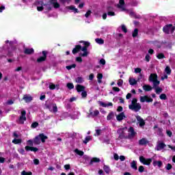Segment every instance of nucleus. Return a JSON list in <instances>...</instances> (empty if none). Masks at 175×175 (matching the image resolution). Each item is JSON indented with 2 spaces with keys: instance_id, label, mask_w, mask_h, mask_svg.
<instances>
[{
  "instance_id": "obj_1",
  "label": "nucleus",
  "mask_w": 175,
  "mask_h": 175,
  "mask_svg": "<svg viewBox=\"0 0 175 175\" xmlns=\"http://www.w3.org/2000/svg\"><path fill=\"white\" fill-rule=\"evenodd\" d=\"M129 109L137 113L142 109V105L140 103H137V98H133L131 104L129 105Z\"/></svg>"
},
{
  "instance_id": "obj_2",
  "label": "nucleus",
  "mask_w": 175,
  "mask_h": 175,
  "mask_svg": "<svg viewBox=\"0 0 175 175\" xmlns=\"http://www.w3.org/2000/svg\"><path fill=\"white\" fill-rule=\"evenodd\" d=\"M53 9V5L51 4H44L43 1H38L37 3V10L38 12H42V10H46V12H50Z\"/></svg>"
},
{
  "instance_id": "obj_3",
  "label": "nucleus",
  "mask_w": 175,
  "mask_h": 175,
  "mask_svg": "<svg viewBox=\"0 0 175 175\" xmlns=\"http://www.w3.org/2000/svg\"><path fill=\"white\" fill-rule=\"evenodd\" d=\"M48 137L47 136L44 135V134L41 133L39 134L38 136H36L34 139H33V143L34 144H40V142H42V143H44L46 142V140H47Z\"/></svg>"
},
{
  "instance_id": "obj_4",
  "label": "nucleus",
  "mask_w": 175,
  "mask_h": 175,
  "mask_svg": "<svg viewBox=\"0 0 175 175\" xmlns=\"http://www.w3.org/2000/svg\"><path fill=\"white\" fill-rule=\"evenodd\" d=\"M148 81L150 83H153V87H158L160 84L159 81H158V75L157 74H150Z\"/></svg>"
},
{
  "instance_id": "obj_5",
  "label": "nucleus",
  "mask_w": 175,
  "mask_h": 175,
  "mask_svg": "<svg viewBox=\"0 0 175 175\" xmlns=\"http://www.w3.org/2000/svg\"><path fill=\"white\" fill-rule=\"evenodd\" d=\"M175 27L173 26V25L170 24L165 26L163 29V32L165 33H173L174 32Z\"/></svg>"
},
{
  "instance_id": "obj_6",
  "label": "nucleus",
  "mask_w": 175,
  "mask_h": 175,
  "mask_svg": "<svg viewBox=\"0 0 175 175\" xmlns=\"http://www.w3.org/2000/svg\"><path fill=\"white\" fill-rule=\"evenodd\" d=\"M27 111H25V110L21 111V116L17 120L18 124H24V122L27 121V118L25 117Z\"/></svg>"
},
{
  "instance_id": "obj_7",
  "label": "nucleus",
  "mask_w": 175,
  "mask_h": 175,
  "mask_svg": "<svg viewBox=\"0 0 175 175\" xmlns=\"http://www.w3.org/2000/svg\"><path fill=\"white\" fill-rule=\"evenodd\" d=\"M85 46L82 47L81 46V51H83V53H80V55L81 57H87V55H88V51L87 49V47H88V46H90V42H84Z\"/></svg>"
},
{
  "instance_id": "obj_8",
  "label": "nucleus",
  "mask_w": 175,
  "mask_h": 175,
  "mask_svg": "<svg viewBox=\"0 0 175 175\" xmlns=\"http://www.w3.org/2000/svg\"><path fill=\"white\" fill-rule=\"evenodd\" d=\"M126 127H124L122 129H119L118 130V133L119 135L120 139H125L126 138V132L127 131Z\"/></svg>"
},
{
  "instance_id": "obj_9",
  "label": "nucleus",
  "mask_w": 175,
  "mask_h": 175,
  "mask_svg": "<svg viewBox=\"0 0 175 175\" xmlns=\"http://www.w3.org/2000/svg\"><path fill=\"white\" fill-rule=\"evenodd\" d=\"M139 162L143 163V165H146L147 166H150L151 165V162H152V159H146L144 157H139Z\"/></svg>"
},
{
  "instance_id": "obj_10",
  "label": "nucleus",
  "mask_w": 175,
  "mask_h": 175,
  "mask_svg": "<svg viewBox=\"0 0 175 175\" xmlns=\"http://www.w3.org/2000/svg\"><path fill=\"white\" fill-rule=\"evenodd\" d=\"M135 118L137 120V121L139 122V125L140 126V128H143V126H144V125H146V122L144 121V120L140 117V116L137 115L135 116Z\"/></svg>"
},
{
  "instance_id": "obj_11",
  "label": "nucleus",
  "mask_w": 175,
  "mask_h": 175,
  "mask_svg": "<svg viewBox=\"0 0 175 175\" xmlns=\"http://www.w3.org/2000/svg\"><path fill=\"white\" fill-rule=\"evenodd\" d=\"M139 100L141 103H144V102L150 103L152 102V98H150L148 96H140Z\"/></svg>"
},
{
  "instance_id": "obj_12",
  "label": "nucleus",
  "mask_w": 175,
  "mask_h": 175,
  "mask_svg": "<svg viewBox=\"0 0 175 175\" xmlns=\"http://www.w3.org/2000/svg\"><path fill=\"white\" fill-rule=\"evenodd\" d=\"M49 110L52 111V113H57L58 111V107H57L56 104H51L48 106Z\"/></svg>"
},
{
  "instance_id": "obj_13",
  "label": "nucleus",
  "mask_w": 175,
  "mask_h": 175,
  "mask_svg": "<svg viewBox=\"0 0 175 175\" xmlns=\"http://www.w3.org/2000/svg\"><path fill=\"white\" fill-rule=\"evenodd\" d=\"M42 57L37 59V62H43V61H46V58H47V52L46 51H42Z\"/></svg>"
},
{
  "instance_id": "obj_14",
  "label": "nucleus",
  "mask_w": 175,
  "mask_h": 175,
  "mask_svg": "<svg viewBox=\"0 0 175 175\" xmlns=\"http://www.w3.org/2000/svg\"><path fill=\"white\" fill-rule=\"evenodd\" d=\"M118 8L121 9L122 12L125 11V1L124 0H120Z\"/></svg>"
},
{
  "instance_id": "obj_15",
  "label": "nucleus",
  "mask_w": 175,
  "mask_h": 175,
  "mask_svg": "<svg viewBox=\"0 0 175 175\" xmlns=\"http://www.w3.org/2000/svg\"><path fill=\"white\" fill-rule=\"evenodd\" d=\"M166 147V144H165L163 142H158L156 150L157 151H161V150H163V148Z\"/></svg>"
},
{
  "instance_id": "obj_16",
  "label": "nucleus",
  "mask_w": 175,
  "mask_h": 175,
  "mask_svg": "<svg viewBox=\"0 0 175 175\" xmlns=\"http://www.w3.org/2000/svg\"><path fill=\"white\" fill-rule=\"evenodd\" d=\"M89 111H90V116L91 117H96L97 116H99V111L98 109L92 111V108H90Z\"/></svg>"
},
{
  "instance_id": "obj_17",
  "label": "nucleus",
  "mask_w": 175,
  "mask_h": 175,
  "mask_svg": "<svg viewBox=\"0 0 175 175\" xmlns=\"http://www.w3.org/2000/svg\"><path fill=\"white\" fill-rule=\"evenodd\" d=\"M136 132H135V129L133 127H130L129 129V137H135Z\"/></svg>"
},
{
  "instance_id": "obj_18",
  "label": "nucleus",
  "mask_w": 175,
  "mask_h": 175,
  "mask_svg": "<svg viewBox=\"0 0 175 175\" xmlns=\"http://www.w3.org/2000/svg\"><path fill=\"white\" fill-rule=\"evenodd\" d=\"M32 96H31V95L29 94H25L23 96V100H25V102H26V103H28L29 102H31L32 100Z\"/></svg>"
},
{
  "instance_id": "obj_19",
  "label": "nucleus",
  "mask_w": 175,
  "mask_h": 175,
  "mask_svg": "<svg viewBox=\"0 0 175 175\" xmlns=\"http://www.w3.org/2000/svg\"><path fill=\"white\" fill-rule=\"evenodd\" d=\"M51 5L52 8L53 6V8H55V9H58V8H59V3H58L57 0H51Z\"/></svg>"
},
{
  "instance_id": "obj_20",
  "label": "nucleus",
  "mask_w": 175,
  "mask_h": 175,
  "mask_svg": "<svg viewBox=\"0 0 175 175\" xmlns=\"http://www.w3.org/2000/svg\"><path fill=\"white\" fill-rule=\"evenodd\" d=\"M66 9H67L68 10H72V12H74V13H79V10L77 8H76V7H75V5L67 6L66 8Z\"/></svg>"
},
{
  "instance_id": "obj_21",
  "label": "nucleus",
  "mask_w": 175,
  "mask_h": 175,
  "mask_svg": "<svg viewBox=\"0 0 175 175\" xmlns=\"http://www.w3.org/2000/svg\"><path fill=\"white\" fill-rule=\"evenodd\" d=\"M124 118H126L125 114L124 113V112L120 113V114H118L116 116V119L118 121H122V120H124Z\"/></svg>"
},
{
  "instance_id": "obj_22",
  "label": "nucleus",
  "mask_w": 175,
  "mask_h": 175,
  "mask_svg": "<svg viewBox=\"0 0 175 175\" xmlns=\"http://www.w3.org/2000/svg\"><path fill=\"white\" fill-rule=\"evenodd\" d=\"M25 149L26 151H33V152H36V151H38L39 149L35 147H31V146H25Z\"/></svg>"
},
{
  "instance_id": "obj_23",
  "label": "nucleus",
  "mask_w": 175,
  "mask_h": 175,
  "mask_svg": "<svg viewBox=\"0 0 175 175\" xmlns=\"http://www.w3.org/2000/svg\"><path fill=\"white\" fill-rule=\"evenodd\" d=\"M139 146H146V144H148V140L146 138H142L139 141Z\"/></svg>"
},
{
  "instance_id": "obj_24",
  "label": "nucleus",
  "mask_w": 175,
  "mask_h": 175,
  "mask_svg": "<svg viewBox=\"0 0 175 175\" xmlns=\"http://www.w3.org/2000/svg\"><path fill=\"white\" fill-rule=\"evenodd\" d=\"M76 89L77 92H83L85 90V87L81 85H77Z\"/></svg>"
},
{
  "instance_id": "obj_25",
  "label": "nucleus",
  "mask_w": 175,
  "mask_h": 175,
  "mask_svg": "<svg viewBox=\"0 0 175 175\" xmlns=\"http://www.w3.org/2000/svg\"><path fill=\"white\" fill-rule=\"evenodd\" d=\"M130 85H136L137 84V81L134 78L130 77L129 80Z\"/></svg>"
},
{
  "instance_id": "obj_26",
  "label": "nucleus",
  "mask_w": 175,
  "mask_h": 175,
  "mask_svg": "<svg viewBox=\"0 0 175 175\" xmlns=\"http://www.w3.org/2000/svg\"><path fill=\"white\" fill-rule=\"evenodd\" d=\"M144 91L148 92L152 90V87L150 85H144L142 87Z\"/></svg>"
},
{
  "instance_id": "obj_27",
  "label": "nucleus",
  "mask_w": 175,
  "mask_h": 175,
  "mask_svg": "<svg viewBox=\"0 0 175 175\" xmlns=\"http://www.w3.org/2000/svg\"><path fill=\"white\" fill-rule=\"evenodd\" d=\"M24 53L25 54H27V55L33 54L34 51H33V49L32 48L31 49L25 48Z\"/></svg>"
},
{
  "instance_id": "obj_28",
  "label": "nucleus",
  "mask_w": 175,
  "mask_h": 175,
  "mask_svg": "<svg viewBox=\"0 0 175 175\" xmlns=\"http://www.w3.org/2000/svg\"><path fill=\"white\" fill-rule=\"evenodd\" d=\"M131 167L132 169H134V170H137V162L136 161H133L131 163Z\"/></svg>"
},
{
  "instance_id": "obj_29",
  "label": "nucleus",
  "mask_w": 175,
  "mask_h": 175,
  "mask_svg": "<svg viewBox=\"0 0 175 175\" xmlns=\"http://www.w3.org/2000/svg\"><path fill=\"white\" fill-rule=\"evenodd\" d=\"M81 50V46L77 45L75 48L72 50V54H76L77 53H79Z\"/></svg>"
},
{
  "instance_id": "obj_30",
  "label": "nucleus",
  "mask_w": 175,
  "mask_h": 175,
  "mask_svg": "<svg viewBox=\"0 0 175 175\" xmlns=\"http://www.w3.org/2000/svg\"><path fill=\"white\" fill-rule=\"evenodd\" d=\"M153 166H158L159 167H162V161H153Z\"/></svg>"
},
{
  "instance_id": "obj_31",
  "label": "nucleus",
  "mask_w": 175,
  "mask_h": 175,
  "mask_svg": "<svg viewBox=\"0 0 175 175\" xmlns=\"http://www.w3.org/2000/svg\"><path fill=\"white\" fill-rule=\"evenodd\" d=\"M100 106H102L103 107H107V106H113V103H109L108 104H106L102 101L99 102Z\"/></svg>"
},
{
  "instance_id": "obj_32",
  "label": "nucleus",
  "mask_w": 175,
  "mask_h": 175,
  "mask_svg": "<svg viewBox=\"0 0 175 175\" xmlns=\"http://www.w3.org/2000/svg\"><path fill=\"white\" fill-rule=\"evenodd\" d=\"M153 88H154L155 92H156V94H157V95H159V94H161L163 91L161 88H159V87H157V86L153 87Z\"/></svg>"
},
{
  "instance_id": "obj_33",
  "label": "nucleus",
  "mask_w": 175,
  "mask_h": 175,
  "mask_svg": "<svg viewBox=\"0 0 175 175\" xmlns=\"http://www.w3.org/2000/svg\"><path fill=\"white\" fill-rule=\"evenodd\" d=\"M91 140H92V137L91 136H87L83 141V143L87 144L89 142H91Z\"/></svg>"
},
{
  "instance_id": "obj_34",
  "label": "nucleus",
  "mask_w": 175,
  "mask_h": 175,
  "mask_svg": "<svg viewBox=\"0 0 175 175\" xmlns=\"http://www.w3.org/2000/svg\"><path fill=\"white\" fill-rule=\"evenodd\" d=\"M94 162L98 163L100 162V159L99 158L94 157L90 161V165H92Z\"/></svg>"
},
{
  "instance_id": "obj_35",
  "label": "nucleus",
  "mask_w": 175,
  "mask_h": 175,
  "mask_svg": "<svg viewBox=\"0 0 175 175\" xmlns=\"http://www.w3.org/2000/svg\"><path fill=\"white\" fill-rule=\"evenodd\" d=\"M98 83L100 84L102 83V79H103V75L102 73H98L97 75Z\"/></svg>"
},
{
  "instance_id": "obj_36",
  "label": "nucleus",
  "mask_w": 175,
  "mask_h": 175,
  "mask_svg": "<svg viewBox=\"0 0 175 175\" xmlns=\"http://www.w3.org/2000/svg\"><path fill=\"white\" fill-rule=\"evenodd\" d=\"M76 83H78L79 84H81V83L84 82V79H83V77H78L76 79H75Z\"/></svg>"
},
{
  "instance_id": "obj_37",
  "label": "nucleus",
  "mask_w": 175,
  "mask_h": 175,
  "mask_svg": "<svg viewBox=\"0 0 175 175\" xmlns=\"http://www.w3.org/2000/svg\"><path fill=\"white\" fill-rule=\"evenodd\" d=\"M95 42L98 43V44H103V43H105V40L102 38H96Z\"/></svg>"
},
{
  "instance_id": "obj_38",
  "label": "nucleus",
  "mask_w": 175,
  "mask_h": 175,
  "mask_svg": "<svg viewBox=\"0 0 175 175\" xmlns=\"http://www.w3.org/2000/svg\"><path fill=\"white\" fill-rule=\"evenodd\" d=\"M107 15L108 16H116V13L111 11L110 8H107Z\"/></svg>"
},
{
  "instance_id": "obj_39",
  "label": "nucleus",
  "mask_w": 175,
  "mask_h": 175,
  "mask_svg": "<svg viewBox=\"0 0 175 175\" xmlns=\"http://www.w3.org/2000/svg\"><path fill=\"white\" fill-rule=\"evenodd\" d=\"M114 117V113L113 112H110L108 116H107V121H110Z\"/></svg>"
},
{
  "instance_id": "obj_40",
  "label": "nucleus",
  "mask_w": 175,
  "mask_h": 175,
  "mask_svg": "<svg viewBox=\"0 0 175 175\" xmlns=\"http://www.w3.org/2000/svg\"><path fill=\"white\" fill-rule=\"evenodd\" d=\"M75 152L77 154V155H79L80 157H83V155H84V152L79 150V149H75Z\"/></svg>"
},
{
  "instance_id": "obj_41",
  "label": "nucleus",
  "mask_w": 175,
  "mask_h": 175,
  "mask_svg": "<svg viewBox=\"0 0 175 175\" xmlns=\"http://www.w3.org/2000/svg\"><path fill=\"white\" fill-rule=\"evenodd\" d=\"M139 35V29H135L133 32V38H136Z\"/></svg>"
},
{
  "instance_id": "obj_42",
  "label": "nucleus",
  "mask_w": 175,
  "mask_h": 175,
  "mask_svg": "<svg viewBox=\"0 0 175 175\" xmlns=\"http://www.w3.org/2000/svg\"><path fill=\"white\" fill-rule=\"evenodd\" d=\"M56 87H58V85H55L53 83H49V90H55Z\"/></svg>"
},
{
  "instance_id": "obj_43",
  "label": "nucleus",
  "mask_w": 175,
  "mask_h": 175,
  "mask_svg": "<svg viewBox=\"0 0 175 175\" xmlns=\"http://www.w3.org/2000/svg\"><path fill=\"white\" fill-rule=\"evenodd\" d=\"M22 140L21 139H14V140H12V143H14V144H21Z\"/></svg>"
},
{
  "instance_id": "obj_44",
  "label": "nucleus",
  "mask_w": 175,
  "mask_h": 175,
  "mask_svg": "<svg viewBox=\"0 0 175 175\" xmlns=\"http://www.w3.org/2000/svg\"><path fill=\"white\" fill-rule=\"evenodd\" d=\"M165 72L167 75H170L172 73V70L170 69V67L167 66L165 69Z\"/></svg>"
},
{
  "instance_id": "obj_45",
  "label": "nucleus",
  "mask_w": 175,
  "mask_h": 175,
  "mask_svg": "<svg viewBox=\"0 0 175 175\" xmlns=\"http://www.w3.org/2000/svg\"><path fill=\"white\" fill-rule=\"evenodd\" d=\"M103 169H104L105 173H107V174L110 173V167H109V166L104 165Z\"/></svg>"
},
{
  "instance_id": "obj_46",
  "label": "nucleus",
  "mask_w": 175,
  "mask_h": 175,
  "mask_svg": "<svg viewBox=\"0 0 175 175\" xmlns=\"http://www.w3.org/2000/svg\"><path fill=\"white\" fill-rule=\"evenodd\" d=\"M66 68L68 70H70V69H73V68H76V64H74L70 66H67Z\"/></svg>"
},
{
  "instance_id": "obj_47",
  "label": "nucleus",
  "mask_w": 175,
  "mask_h": 175,
  "mask_svg": "<svg viewBox=\"0 0 175 175\" xmlns=\"http://www.w3.org/2000/svg\"><path fill=\"white\" fill-rule=\"evenodd\" d=\"M158 59H163V58H165V55H163V53H159L157 55Z\"/></svg>"
},
{
  "instance_id": "obj_48",
  "label": "nucleus",
  "mask_w": 175,
  "mask_h": 175,
  "mask_svg": "<svg viewBox=\"0 0 175 175\" xmlns=\"http://www.w3.org/2000/svg\"><path fill=\"white\" fill-rule=\"evenodd\" d=\"M124 84V81L122 79H119L118 81L117 85L118 87H122V85Z\"/></svg>"
},
{
  "instance_id": "obj_49",
  "label": "nucleus",
  "mask_w": 175,
  "mask_h": 175,
  "mask_svg": "<svg viewBox=\"0 0 175 175\" xmlns=\"http://www.w3.org/2000/svg\"><path fill=\"white\" fill-rule=\"evenodd\" d=\"M67 88L69 90H73V88H75V85H73V83H67Z\"/></svg>"
},
{
  "instance_id": "obj_50",
  "label": "nucleus",
  "mask_w": 175,
  "mask_h": 175,
  "mask_svg": "<svg viewBox=\"0 0 175 175\" xmlns=\"http://www.w3.org/2000/svg\"><path fill=\"white\" fill-rule=\"evenodd\" d=\"M160 99H161V100H166L167 97H166V94H161L159 96Z\"/></svg>"
},
{
  "instance_id": "obj_51",
  "label": "nucleus",
  "mask_w": 175,
  "mask_h": 175,
  "mask_svg": "<svg viewBox=\"0 0 175 175\" xmlns=\"http://www.w3.org/2000/svg\"><path fill=\"white\" fill-rule=\"evenodd\" d=\"M101 132H102V130H100V129H96V134L94 135V136H99V135H100Z\"/></svg>"
},
{
  "instance_id": "obj_52",
  "label": "nucleus",
  "mask_w": 175,
  "mask_h": 175,
  "mask_svg": "<svg viewBox=\"0 0 175 175\" xmlns=\"http://www.w3.org/2000/svg\"><path fill=\"white\" fill-rule=\"evenodd\" d=\"M151 59V57L150 55L147 54L145 57V60L146 62H150V60Z\"/></svg>"
},
{
  "instance_id": "obj_53",
  "label": "nucleus",
  "mask_w": 175,
  "mask_h": 175,
  "mask_svg": "<svg viewBox=\"0 0 175 175\" xmlns=\"http://www.w3.org/2000/svg\"><path fill=\"white\" fill-rule=\"evenodd\" d=\"M126 12L129 13V14H130L131 17H135V12H133V11L126 10Z\"/></svg>"
},
{
  "instance_id": "obj_54",
  "label": "nucleus",
  "mask_w": 175,
  "mask_h": 175,
  "mask_svg": "<svg viewBox=\"0 0 175 175\" xmlns=\"http://www.w3.org/2000/svg\"><path fill=\"white\" fill-rule=\"evenodd\" d=\"M21 175H32V172H27L25 171H23L21 172Z\"/></svg>"
},
{
  "instance_id": "obj_55",
  "label": "nucleus",
  "mask_w": 175,
  "mask_h": 175,
  "mask_svg": "<svg viewBox=\"0 0 175 175\" xmlns=\"http://www.w3.org/2000/svg\"><path fill=\"white\" fill-rule=\"evenodd\" d=\"M138 171L139 172V173H143V172H144V167L142 165H140L139 167Z\"/></svg>"
},
{
  "instance_id": "obj_56",
  "label": "nucleus",
  "mask_w": 175,
  "mask_h": 175,
  "mask_svg": "<svg viewBox=\"0 0 175 175\" xmlns=\"http://www.w3.org/2000/svg\"><path fill=\"white\" fill-rule=\"evenodd\" d=\"M122 30L123 31V32H124V33H126V32H128V30L126 29V27H125V25H122Z\"/></svg>"
},
{
  "instance_id": "obj_57",
  "label": "nucleus",
  "mask_w": 175,
  "mask_h": 175,
  "mask_svg": "<svg viewBox=\"0 0 175 175\" xmlns=\"http://www.w3.org/2000/svg\"><path fill=\"white\" fill-rule=\"evenodd\" d=\"M91 10H88L86 14H85V17H86L87 18H88V17H90V16H91Z\"/></svg>"
},
{
  "instance_id": "obj_58",
  "label": "nucleus",
  "mask_w": 175,
  "mask_h": 175,
  "mask_svg": "<svg viewBox=\"0 0 175 175\" xmlns=\"http://www.w3.org/2000/svg\"><path fill=\"white\" fill-rule=\"evenodd\" d=\"M99 64H100V65H106V60H105V59H100Z\"/></svg>"
},
{
  "instance_id": "obj_59",
  "label": "nucleus",
  "mask_w": 175,
  "mask_h": 175,
  "mask_svg": "<svg viewBox=\"0 0 175 175\" xmlns=\"http://www.w3.org/2000/svg\"><path fill=\"white\" fill-rule=\"evenodd\" d=\"M113 91H114V92H120V90L119 88L117 87H113L112 88Z\"/></svg>"
},
{
  "instance_id": "obj_60",
  "label": "nucleus",
  "mask_w": 175,
  "mask_h": 175,
  "mask_svg": "<svg viewBox=\"0 0 175 175\" xmlns=\"http://www.w3.org/2000/svg\"><path fill=\"white\" fill-rule=\"evenodd\" d=\"M113 158H114L115 161H118V159H120V157L118 156V154L117 153H115L113 154Z\"/></svg>"
},
{
  "instance_id": "obj_61",
  "label": "nucleus",
  "mask_w": 175,
  "mask_h": 175,
  "mask_svg": "<svg viewBox=\"0 0 175 175\" xmlns=\"http://www.w3.org/2000/svg\"><path fill=\"white\" fill-rule=\"evenodd\" d=\"M141 72H142V68H135V73H141Z\"/></svg>"
},
{
  "instance_id": "obj_62",
  "label": "nucleus",
  "mask_w": 175,
  "mask_h": 175,
  "mask_svg": "<svg viewBox=\"0 0 175 175\" xmlns=\"http://www.w3.org/2000/svg\"><path fill=\"white\" fill-rule=\"evenodd\" d=\"M81 96L82 98H86L87 97V92H85V90H83L81 93Z\"/></svg>"
},
{
  "instance_id": "obj_63",
  "label": "nucleus",
  "mask_w": 175,
  "mask_h": 175,
  "mask_svg": "<svg viewBox=\"0 0 175 175\" xmlns=\"http://www.w3.org/2000/svg\"><path fill=\"white\" fill-rule=\"evenodd\" d=\"M38 126H39V123H38V122H33L31 124L32 128H36Z\"/></svg>"
},
{
  "instance_id": "obj_64",
  "label": "nucleus",
  "mask_w": 175,
  "mask_h": 175,
  "mask_svg": "<svg viewBox=\"0 0 175 175\" xmlns=\"http://www.w3.org/2000/svg\"><path fill=\"white\" fill-rule=\"evenodd\" d=\"M20 70H23V67L19 66V67L16 68L14 70V72H20Z\"/></svg>"
}]
</instances>
